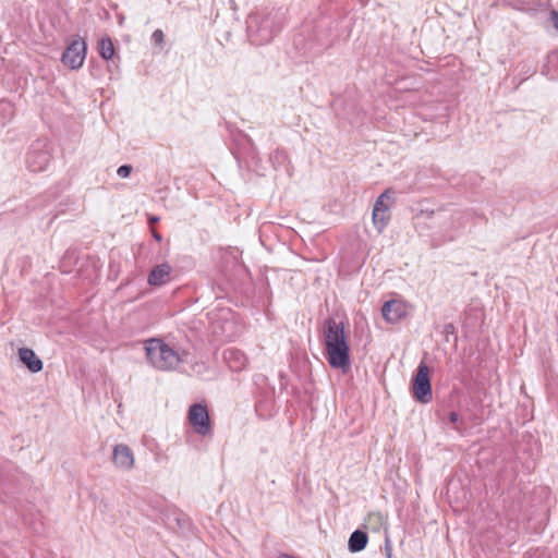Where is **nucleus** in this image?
<instances>
[{"mask_svg":"<svg viewBox=\"0 0 558 558\" xmlns=\"http://www.w3.org/2000/svg\"><path fill=\"white\" fill-rule=\"evenodd\" d=\"M132 169L133 168L130 165H122V166H120L118 168L117 174H118L119 178L125 179V178H128L131 174Z\"/></svg>","mask_w":558,"mask_h":558,"instance_id":"dca6fc26","label":"nucleus"},{"mask_svg":"<svg viewBox=\"0 0 558 558\" xmlns=\"http://www.w3.org/2000/svg\"><path fill=\"white\" fill-rule=\"evenodd\" d=\"M223 359L227 362L230 369L240 372L247 365V357L245 354L238 349H228L223 352Z\"/></svg>","mask_w":558,"mask_h":558,"instance_id":"9b49d317","label":"nucleus"},{"mask_svg":"<svg viewBox=\"0 0 558 558\" xmlns=\"http://www.w3.org/2000/svg\"><path fill=\"white\" fill-rule=\"evenodd\" d=\"M158 220H159V218H158V217H150V218H149V221H150L151 223H155V222H157Z\"/></svg>","mask_w":558,"mask_h":558,"instance_id":"4be33fe9","label":"nucleus"},{"mask_svg":"<svg viewBox=\"0 0 558 558\" xmlns=\"http://www.w3.org/2000/svg\"><path fill=\"white\" fill-rule=\"evenodd\" d=\"M386 196V193H383L377 201L375 202L373 210L379 209V211H387L388 213V206L386 205L384 198Z\"/></svg>","mask_w":558,"mask_h":558,"instance_id":"2eb2a0df","label":"nucleus"},{"mask_svg":"<svg viewBox=\"0 0 558 558\" xmlns=\"http://www.w3.org/2000/svg\"><path fill=\"white\" fill-rule=\"evenodd\" d=\"M411 311V306L403 300L387 301L381 308L384 319L390 324H397L405 318Z\"/></svg>","mask_w":558,"mask_h":558,"instance_id":"423d86ee","label":"nucleus"},{"mask_svg":"<svg viewBox=\"0 0 558 558\" xmlns=\"http://www.w3.org/2000/svg\"><path fill=\"white\" fill-rule=\"evenodd\" d=\"M50 161V156L44 148H32L27 153L26 165L33 172L46 170Z\"/></svg>","mask_w":558,"mask_h":558,"instance_id":"6e6552de","label":"nucleus"},{"mask_svg":"<svg viewBox=\"0 0 558 558\" xmlns=\"http://www.w3.org/2000/svg\"><path fill=\"white\" fill-rule=\"evenodd\" d=\"M19 359L31 373L36 374L43 371L44 363L33 349L20 348Z\"/></svg>","mask_w":558,"mask_h":558,"instance_id":"1a4fd4ad","label":"nucleus"},{"mask_svg":"<svg viewBox=\"0 0 558 558\" xmlns=\"http://www.w3.org/2000/svg\"><path fill=\"white\" fill-rule=\"evenodd\" d=\"M154 238H155L157 241H161V236H160L157 232H154Z\"/></svg>","mask_w":558,"mask_h":558,"instance_id":"5701e85b","label":"nucleus"},{"mask_svg":"<svg viewBox=\"0 0 558 558\" xmlns=\"http://www.w3.org/2000/svg\"><path fill=\"white\" fill-rule=\"evenodd\" d=\"M449 421H450L452 424H456V423L459 421V415H458V413H456V412H450V413H449Z\"/></svg>","mask_w":558,"mask_h":558,"instance_id":"aec40b11","label":"nucleus"},{"mask_svg":"<svg viewBox=\"0 0 558 558\" xmlns=\"http://www.w3.org/2000/svg\"><path fill=\"white\" fill-rule=\"evenodd\" d=\"M151 38L156 45L161 46L165 41L163 32L161 29L154 31Z\"/></svg>","mask_w":558,"mask_h":558,"instance_id":"f3484780","label":"nucleus"},{"mask_svg":"<svg viewBox=\"0 0 558 558\" xmlns=\"http://www.w3.org/2000/svg\"><path fill=\"white\" fill-rule=\"evenodd\" d=\"M278 558H296V557H294L292 555H288V554H282Z\"/></svg>","mask_w":558,"mask_h":558,"instance_id":"412c9836","label":"nucleus"},{"mask_svg":"<svg viewBox=\"0 0 558 558\" xmlns=\"http://www.w3.org/2000/svg\"><path fill=\"white\" fill-rule=\"evenodd\" d=\"M189 421L194 432L201 436H207L211 432V424L207 407L195 403L189 409Z\"/></svg>","mask_w":558,"mask_h":558,"instance_id":"39448f33","label":"nucleus"},{"mask_svg":"<svg viewBox=\"0 0 558 558\" xmlns=\"http://www.w3.org/2000/svg\"><path fill=\"white\" fill-rule=\"evenodd\" d=\"M367 541L368 537L366 533L360 530L354 531L349 538V550L351 553H359L363 550L367 545Z\"/></svg>","mask_w":558,"mask_h":558,"instance_id":"f8f14e48","label":"nucleus"},{"mask_svg":"<svg viewBox=\"0 0 558 558\" xmlns=\"http://www.w3.org/2000/svg\"><path fill=\"white\" fill-rule=\"evenodd\" d=\"M112 461L117 469L121 471H130L133 469L135 458L132 449L124 445L118 444L112 450Z\"/></svg>","mask_w":558,"mask_h":558,"instance_id":"0eeeda50","label":"nucleus"},{"mask_svg":"<svg viewBox=\"0 0 558 558\" xmlns=\"http://www.w3.org/2000/svg\"><path fill=\"white\" fill-rule=\"evenodd\" d=\"M550 20L553 22L555 29L558 32V12L557 11L550 12Z\"/></svg>","mask_w":558,"mask_h":558,"instance_id":"6ab92c4d","label":"nucleus"},{"mask_svg":"<svg viewBox=\"0 0 558 558\" xmlns=\"http://www.w3.org/2000/svg\"><path fill=\"white\" fill-rule=\"evenodd\" d=\"M389 214L387 211L373 210L372 221L378 233H381L389 222Z\"/></svg>","mask_w":558,"mask_h":558,"instance_id":"ddd939ff","label":"nucleus"},{"mask_svg":"<svg viewBox=\"0 0 558 558\" xmlns=\"http://www.w3.org/2000/svg\"><path fill=\"white\" fill-rule=\"evenodd\" d=\"M429 368L426 363L421 362L413 380L412 390L417 401L428 403L433 399L432 385L429 380Z\"/></svg>","mask_w":558,"mask_h":558,"instance_id":"7ed1b4c3","label":"nucleus"},{"mask_svg":"<svg viewBox=\"0 0 558 558\" xmlns=\"http://www.w3.org/2000/svg\"><path fill=\"white\" fill-rule=\"evenodd\" d=\"M3 107H4V109H9V110L11 109L9 104H4Z\"/></svg>","mask_w":558,"mask_h":558,"instance_id":"b1692460","label":"nucleus"},{"mask_svg":"<svg viewBox=\"0 0 558 558\" xmlns=\"http://www.w3.org/2000/svg\"><path fill=\"white\" fill-rule=\"evenodd\" d=\"M87 52L86 41L78 37L74 39L64 50L61 61L71 70H78L83 66Z\"/></svg>","mask_w":558,"mask_h":558,"instance_id":"20e7f679","label":"nucleus"},{"mask_svg":"<svg viewBox=\"0 0 558 558\" xmlns=\"http://www.w3.org/2000/svg\"><path fill=\"white\" fill-rule=\"evenodd\" d=\"M324 340L329 365L347 373L351 363L344 324L332 318L327 319L324 327Z\"/></svg>","mask_w":558,"mask_h":558,"instance_id":"f257e3e1","label":"nucleus"},{"mask_svg":"<svg viewBox=\"0 0 558 558\" xmlns=\"http://www.w3.org/2000/svg\"><path fill=\"white\" fill-rule=\"evenodd\" d=\"M172 268L168 263L157 265L148 275V283L154 287H160L170 281Z\"/></svg>","mask_w":558,"mask_h":558,"instance_id":"9d476101","label":"nucleus"},{"mask_svg":"<svg viewBox=\"0 0 558 558\" xmlns=\"http://www.w3.org/2000/svg\"><path fill=\"white\" fill-rule=\"evenodd\" d=\"M145 351L147 362L158 371H173L181 363V356L178 351L171 348L162 339L150 338L145 341Z\"/></svg>","mask_w":558,"mask_h":558,"instance_id":"f03ea898","label":"nucleus"},{"mask_svg":"<svg viewBox=\"0 0 558 558\" xmlns=\"http://www.w3.org/2000/svg\"><path fill=\"white\" fill-rule=\"evenodd\" d=\"M99 53L102 59L109 61L114 56L113 43L109 37H104L99 41Z\"/></svg>","mask_w":558,"mask_h":558,"instance_id":"4468645a","label":"nucleus"},{"mask_svg":"<svg viewBox=\"0 0 558 558\" xmlns=\"http://www.w3.org/2000/svg\"><path fill=\"white\" fill-rule=\"evenodd\" d=\"M259 32H260V40L259 41L262 44L268 43V41H270L275 37V33L274 32H268V33L264 34V27H260Z\"/></svg>","mask_w":558,"mask_h":558,"instance_id":"a211bd4d","label":"nucleus"}]
</instances>
